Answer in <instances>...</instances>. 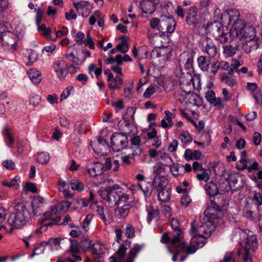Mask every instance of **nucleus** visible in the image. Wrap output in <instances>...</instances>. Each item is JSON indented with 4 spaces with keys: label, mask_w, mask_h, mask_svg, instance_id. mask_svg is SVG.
Here are the masks:
<instances>
[{
    "label": "nucleus",
    "mask_w": 262,
    "mask_h": 262,
    "mask_svg": "<svg viewBox=\"0 0 262 262\" xmlns=\"http://www.w3.org/2000/svg\"><path fill=\"white\" fill-rule=\"evenodd\" d=\"M165 165L161 163H158L154 167V173L155 176H161L160 174L165 172Z\"/></svg>",
    "instance_id": "obj_45"
},
{
    "label": "nucleus",
    "mask_w": 262,
    "mask_h": 262,
    "mask_svg": "<svg viewBox=\"0 0 262 262\" xmlns=\"http://www.w3.org/2000/svg\"><path fill=\"white\" fill-rule=\"evenodd\" d=\"M168 166L170 168L172 175L177 177L182 174L184 166L180 164L172 163V165L169 164Z\"/></svg>",
    "instance_id": "obj_33"
},
{
    "label": "nucleus",
    "mask_w": 262,
    "mask_h": 262,
    "mask_svg": "<svg viewBox=\"0 0 262 262\" xmlns=\"http://www.w3.org/2000/svg\"><path fill=\"white\" fill-rule=\"evenodd\" d=\"M234 233L235 236L237 237L239 236L241 240V238L245 239L244 242L241 243L245 253L248 252L249 254H251V253L255 251L257 248V241L256 235L251 232L246 234V232L241 229H236Z\"/></svg>",
    "instance_id": "obj_4"
},
{
    "label": "nucleus",
    "mask_w": 262,
    "mask_h": 262,
    "mask_svg": "<svg viewBox=\"0 0 262 262\" xmlns=\"http://www.w3.org/2000/svg\"><path fill=\"white\" fill-rule=\"evenodd\" d=\"M41 97L37 95H33L30 98V103L33 106H36L40 103Z\"/></svg>",
    "instance_id": "obj_55"
},
{
    "label": "nucleus",
    "mask_w": 262,
    "mask_h": 262,
    "mask_svg": "<svg viewBox=\"0 0 262 262\" xmlns=\"http://www.w3.org/2000/svg\"><path fill=\"white\" fill-rule=\"evenodd\" d=\"M160 126L163 128L171 127L173 126L171 116H165L161 120Z\"/></svg>",
    "instance_id": "obj_44"
},
{
    "label": "nucleus",
    "mask_w": 262,
    "mask_h": 262,
    "mask_svg": "<svg viewBox=\"0 0 262 262\" xmlns=\"http://www.w3.org/2000/svg\"><path fill=\"white\" fill-rule=\"evenodd\" d=\"M171 226L176 232L172 238L171 245L177 246V244L181 241L180 235L182 233V230L180 228L179 221L177 219H172L171 221Z\"/></svg>",
    "instance_id": "obj_13"
},
{
    "label": "nucleus",
    "mask_w": 262,
    "mask_h": 262,
    "mask_svg": "<svg viewBox=\"0 0 262 262\" xmlns=\"http://www.w3.org/2000/svg\"><path fill=\"white\" fill-rule=\"evenodd\" d=\"M193 237L191 238L190 242L198 248H200L204 246L206 242V238L204 236L198 235H193Z\"/></svg>",
    "instance_id": "obj_27"
},
{
    "label": "nucleus",
    "mask_w": 262,
    "mask_h": 262,
    "mask_svg": "<svg viewBox=\"0 0 262 262\" xmlns=\"http://www.w3.org/2000/svg\"><path fill=\"white\" fill-rule=\"evenodd\" d=\"M42 244H45V245H49L51 250H53L54 247L57 246H59L60 240L59 238H51L47 242H42Z\"/></svg>",
    "instance_id": "obj_46"
},
{
    "label": "nucleus",
    "mask_w": 262,
    "mask_h": 262,
    "mask_svg": "<svg viewBox=\"0 0 262 262\" xmlns=\"http://www.w3.org/2000/svg\"><path fill=\"white\" fill-rule=\"evenodd\" d=\"M44 201V199L40 196H37L34 199L32 204L33 211L34 214L37 213L35 212L36 209L42 206Z\"/></svg>",
    "instance_id": "obj_41"
},
{
    "label": "nucleus",
    "mask_w": 262,
    "mask_h": 262,
    "mask_svg": "<svg viewBox=\"0 0 262 262\" xmlns=\"http://www.w3.org/2000/svg\"><path fill=\"white\" fill-rule=\"evenodd\" d=\"M206 30L213 35L214 37L219 36L220 33H223L224 28L222 24L218 21H214L211 23H208L206 26Z\"/></svg>",
    "instance_id": "obj_14"
},
{
    "label": "nucleus",
    "mask_w": 262,
    "mask_h": 262,
    "mask_svg": "<svg viewBox=\"0 0 262 262\" xmlns=\"http://www.w3.org/2000/svg\"><path fill=\"white\" fill-rule=\"evenodd\" d=\"M102 245L100 243H94L92 247L93 254L95 255H99L103 253Z\"/></svg>",
    "instance_id": "obj_49"
},
{
    "label": "nucleus",
    "mask_w": 262,
    "mask_h": 262,
    "mask_svg": "<svg viewBox=\"0 0 262 262\" xmlns=\"http://www.w3.org/2000/svg\"><path fill=\"white\" fill-rule=\"evenodd\" d=\"M28 217L15 214H11L8 219L9 225L15 228H21L26 224Z\"/></svg>",
    "instance_id": "obj_10"
},
{
    "label": "nucleus",
    "mask_w": 262,
    "mask_h": 262,
    "mask_svg": "<svg viewBox=\"0 0 262 262\" xmlns=\"http://www.w3.org/2000/svg\"><path fill=\"white\" fill-rule=\"evenodd\" d=\"M117 50L123 53H125L128 50L127 43L125 40H123L122 42L116 46Z\"/></svg>",
    "instance_id": "obj_53"
},
{
    "label": "nucleus",
    "mask_w": 262,
    "mask_h": 262,
    "mask_svg": "<svg viewBox=\"0 0 262 262\" xmlns=\"http://www.w3.org/2000/svg\"><path fill=\"white\" fill-rule=\"evenodd\" d=\"M177 245L178 246V249H180V250L186 252L187 253V255L186 256L181 257L180 260L181 262L183 261L186 258L187 255L193 254L198 249V248L191 242H190V246H187L185 243L181 244L178 243Z\"/></svg>",
    "instance_id": "obj_19"
},
{
    "label": "nucleus",
    "mask_w": 262,
    "mask_h": 262,
    "mask_svg": "<svg viewBox=\"0 0 262 262\" xmlns=\"http://www.w3.org/2000/svg\"><path fill=\"white\" fill-rule=\"evenodd\" d=\"M202 50L210 57H214L217 53V48L211 38L205 37L201 40Z\"/></svg>",
    "instance_id": "obj_7"
},
{
    "label": "nucleus",
    "mask_w": 262,
    "mask_h": 262,
    "mask_svg": "<svg viewBox=\"0 0 262 262\" xmlns=\"http://www.w3.org/2000/svg\"><path fill=\"white\" fill-rule=\"evenodd\" d=\"M253 96L257 103L262 105V93L260 91H258L253 93Z\"/></svg>",
    "instance_id": "obj_64"
},
{
    "label": "nucleus",
    "mask_w": 262,
    "mask_h": 262,
    "mask_svg": "<svg viewBox=\"0 0 262 262\" xmlns=\"http://www.w3.org/2000/svg\"><path fill=\"white\" fill-rule=\"evenodd\" d=\"M20 182V179L18 176L11 180L10 182L7 181H3L2 184L4 186H7L11 188H14L15 189H17L19 187V183Z\"/></svg>",
    "instance_id": "obj_30"
},
{
    "label": "nucleus",
    "mask_w": 262,
    "mask_h": 262,
    "mask_svg": "<svg viewBox=\"0 0 262 262\" xmlns=\"http://www.w3.org/2000/svg\"><path fill=\"white\" fill-rule=\"evenodd\" d=\"M54 69L58 77L61 79L64 78L68 73V66L64 60L58 61L55 62Z\"/></svg>",
    "instance_id": "obj_15"
},
{
    "label": "nucleus",
    "mask_w": 262,
    "mask_h": 262,
    "mask_svg": "<svg viewBox=\"0 0 262 262\" xmlns=\"http://www.w3.org/2000/svg\"><path fill=\"white\" fill-rule=\"evenodd\" d=\"M239 163L242 164V169H244L247 168V161H246V151L243 150L241 155V158L239 161Z\"/></svg>",
    "instance_id": "obj_60"
},
{
    "label": "nucleus",
    "mask_w": 262,
    "mask_h": 262,
    "mask_svg": "<svg viewBox=\"0 0 262 262\" xmlns=\"http://www.w3.org/2000/svg\"><path fill=\"white\" fill-rule=\"evenodd\" d=\"M131 208L129 204H125L121 207H118L115 210V215L119 219H124L127 216Z\"/></svg>",
    "instance_id": "obj_23"
},
{
    "label": "nucleus",
    "mask_w": 262,
    "mask_h": 262,
    "mask_svg": "<svg viewBox=\"0 0 262 262\" xmlns=\"http://www.w3.org/2000/svg\"><path fill=\"white\" fill-rule=\"evenodd\" d=\"M144 247V245H139L136 244L130 248L129 252L127 255L126 259L125 260L124 256H122V261L123 262H134V258L137 256V254L142 250Z\"/></svg>",
    "instance_id": "obj_17"
},
{
    "label": "nucleus",
    "mask_w": 262,
    "mask_h": 262,
    "mask_svg": "<svg viewBox=\"0 0 262 262\" xmlns=\"http://www.w3.org/2000/svg\"><path fill=\"white\" fill-rule=\"evenodd\" d=\"M28 74L30 79L34 83L38 84L40 82L41 73L40 71L32 69L28 72Z\"/></svg>",
    "instance_id": "obj_26"
},
{
    "label": "nucleus",
    "mask_w": 262,
    "mask_h": 262,
    "mask_svg": "<svg viewBox=\"0 0 262 262\" xmlns=\"http://www.w3.org/2000/svg\"><path fill=\"white\" fill-rule=\"evenodd\" d=\"M130 241L125 240L119 247V248L116 252V255L110 258V262H123L122 261V256H124L126 250L130 247Z\"/></svg>",
    "instance_id": "obj_9"
},
{
    "label": "nucleus",
    "mask_w": 262,
    "mask_h": 262,
    "mask_svg": "<svg viewBox=\"0 0 262 262\" xmlns=\"http://www.w3.org/2000/svg\"><path fill=\"white\" fill-rule=\"evenodd\" d=\"M93 215L89 214L86 215L84 220L83 222L82 228L86 231L88 230L89 226L91 220L92 219Z\"/></svg>",
    "instance_id": "obj_59"
},
{
    "label": "nucleus",
    "mask_w": 262,
    "mask_h": 262,
    "mask_svg": "<svg viewBox=\"0 0 262 262\" xmlns=\"http://www.w3.org/2000/svg\"><path fill=\"white\" fill-rule=\"evenodd\" d=\"M238 16V14L237 16ZM229 23L232 24V27L230 30L231 37L244 39L246 41L255 40L254 39L255 32L253 27L246 26L242 20L238 19L237 17L235 19H232L229 16Z\"/></svg>",
    "instance_id": "obj_2"
},
{
    "label": "nucleus",
    "mask_w": 262,
    "mask_h": 262,
    "mask_svg": "<svg viewBox=\"0 0 262 262\" xmlns=\"http://www.w3.org/2000/svg\"><path fill=\"white\" fill-rule=\"evenodd\" d=\"M127 133H115L112 135L111 144L114 151H119L125 148L128 144Z\"/></svg>",
    "instance_id": "obj_5"
},
{
    "label": "nucleus",
    "mask_w": 262,
    "mask_h": 262,
    "mask_svg": "<svg viewBox=\"0 0 262 262\" xmlns=\"http://www.w3.org/2000/svg\"><path fill=\"white\" fill-rule=\"evenodd\" d=\"M113 81L108 84V87L113 90L120 89L123 84V79L120 76H117Z\"/></svg>",
    "instance_id": "obj_35"
},
{
    "label": "nucleus",
    "mask_w": 262,
    "mask_h": 262,
    "mask_svg": "<svg viewBox=\"0 0 262 262\" xmlns=\"http://www.w3.org/2000/svg\"><path fill=\"white\" fill-rule=\"evenodd\" d=\"M198 63L199 67L203 71H208L210 64V58L201 56L198 58Z\"/></svg>",
    "instance_id": "obj_31"
},
{
    "label": "nucleus",
    "mask_w": 262,
    "mask_h": 262,
    "mask_svg": "<svg viewBox=\"0 0 262 262\" xmlns=\"http://www.w3.org/2000/svg\"><path fill=\"white\" fill-rule=\"evenodd\" d=\"M125 235L128 238H132L135 236V228L130 224H127L126 227Z\"/></svg>",
    "instance_id": "obj_54"
},
{
    "label": "nucleus",
    "mask_w": 262,
    "mask_h": 262,
    "mask_svg": "<svg viewBox=\"0 0 262 262\" xmlns=\"http://www.w3.org/2000/svg\"><path fill=\"white\" fill-rule=\"evenodd\" d=\"M202 173H198L196 175L197 179L200 181H204L207 182L209 179V175L206 170H202Z\"/></svg>",
    "instance_id": "obj_61"
},
{
    "label": "nucleus",
    "mask_w": 262,
    "mask_h": 262,
    "mask_svg": "<svg viewBox=\"0 0 262 262\" xmlns=\"http://www.w3.org/2000/svg\"><path fill=\"white\" fill-rule=\"evenodd\" d=\"M156 0H143L140 3V7L146 14L152 13L155 11Z\"/></svg>",
    "instance_id": "obj_18"
},
{
    "label": "nucleus",
    "mask_w": 262,
    "mask_h": 262,
    "mask_svg": "<svg viewBox=\"0 0 262 262\" xmlns=\"http://www.w3.org/2000/svg\"><path fill=\"white\" fill-rule=\"evenodd\" d=\"M238 175L236 173L230 174L228 178L225 179V181L227 182V184H225L226 186L223 187L224 183L220 184V188L222 191H228L230 189H234V190H237L240 187L239 185L237 186L238 182Z\"/></svg>",
    "instance_id": "obj_8"
},
{
    "label": "nucleus",
    "mask_w": 262,
    "mask_h": 262,
    "mask_svg": "<svg viewBox=\"0 0 262 262\" xmlns=\"http://www.w3.org/2000/svg\"><path fill=\"white\" fill-rule=\"evenodd\" d=\"M87 170L91 177H96L102 175L104 171V167L102 163L96 162L91 163Z\"/></svg>",
    "instance_id": "obj_12"
},
{
    "label": "nucleus",
    "mask_w": 262,
    "mask_h": 262,
    "mask_svg": "<svg viewBox=\"0 0 262 262\" xmlns=\"http://www.w3.org/2000/svg\"><path fill=\"white\" fill-rule=\"evenodd\" d=\"M57 211V208L56 206L53 205L51 206L50 210L43 214V216H45L44 220H47L52 215L55 214Z\"/></svg>",
    "instance_id": "obj_52"
},
{
    "label": "nucleus",
    "mask_w": 262,
    "mask_h": 262,
    "mask_svg": "<svg viewBox=\"0 0 262 262\" xmlns=\"http://www.w3.org/2000/svg\"><path fill=\"white\" fill-rule=\"evenodd\" d=\"M229 36L231 37L230 36V32L229 33H225L224 30L223 31V33H220L219 36L215 37L216 40H218L222 43H225L228 42L229 40ZM232 38H233L232 37Z\"/></svg>",
    "instance_id": "obj_48"
},
{
    "label": "nucleus",
    "mask_w": 262,
    "mask_h": 262,
    "mask_svg": "<svg viewBox=\"0 0 262 262\" xmlns=\"http://www.w3.org/2000/svg\"><path fill=\"white\" fill-rule=\"evenodd\" d=\"M74 204L76 208L81 209L88 205L89 201L86 198H76L74 199Z\"/></svg>",
    "instance_id": "obj_37"
},
{
    "label": "nucleus",
    "mask_w": 262,
    "mask_h": 262,
    "mask_svg": "<svg viewBox=\"0 0 262 262\" xmlns=\"http://www.w3.org/2000/svg\"><path fill=\"white\" fill-rule=\"evenodd\" d=\"M64 56L67 58L70 61L72 62L74 64L79 66L81 65L85 59V57H84L82 59L75 56L73 53H71L69 54L64 55Z\"/></svg>",
    "instance_id": "obj_36"
},
{
    "label": "nucleus",
    "mask_w": 262,
    "mask_h": 262,
    "mask_svg": "<svg viewBox=\"0 0 262 262\" xmlns=\"http://www.w3.org/2000/svg\"><path fill=\"white\" fill-rule=\"evenodd\" d=\"M132 145L136 146V149H135L133 152V156L140 155L142 152V149L140 148L139 145L141 142V139L139 136H136L132 138L130 140Z\"/></svg>",
    "instance_id": "obj_32"
},
{
    "label": "nucleus",
    "mask_w": 262,
    "mask_h": 262,
    "mask_svg": "<svg viewBox=\"0 0 262 262\" xmlns=\"http://www.w3.org/2000/svg\"><path fill=\"white\" fill-rule=\"evenodd\" d=\"M197 8L192 7L190 9L189 12L187 14L186 21L188 25H192L196 23Z\"/></svg>",
    "instance_id": "obj_25"
},
{
    "label": "nucleus",
    "mask_w": 262,
    "mask_h": 262,
    "mask_svg": "<svg viewBox=\"0 0 262 262\" xmlns=\"http://www.w3.org/2000/svg\"><path fill=\"white\" fill-rule=\"evenodd\" d=\"M86 45H88L90 49H94V42L93 41L92 38L90 35L89 32L86 33V39L84 41V43Z\"/></svg>",
    "instance_id": "obj_57"
},
{
    "label": "nucleus",
    "mask_w": 262,
    "mask_h": 262,
    "mask_svg": "<svg viewBox=\"0 0 262 262\" xmlns=\"http://www.w3.org/2000/svg\"><path fill=\"white\" fill-rule=\"evenodd\" d=\"M180 138L183 143L190 142L192 140V138L187 131L182 133L180 134Z\"/></svg>",
    "instance_id": "obj_51"
},
{
    "label": "nucleus",
    "mask_w": 262,
    "mask_h": 262,
    "mask_svg": "<svg viewBox=\"0 0 262 262\" xmlns=\"http://www.w3.org/2000/svg\"><path fill=\"white\" fill-rule=\"evenodd\" d=\"M45 244H42V242L34 249V252L32 254V256L34 255L41 254L45 250Z\"/></svg>",
    "instance_id": "obj_58"
},
{
    "label": "nucleus",
    "mask_w": 262,
    "mask_h": 262,
    "mask_svg": "<svg viewBox=\"0 0 262 262\" xmlns=\"http://www.w3.org/2000/svg\"><path fill=\"white\" fill-rule=\"evenodd\" d=\"M80 248L83 250H87L92 246V241L88 239L82 240L80 243Z\"/></svg>",
    "instance_id": "obj_56"
},
{
    "label": "nucleus",
    "mask_w": 262,
    "mask_h": 262,
    "mask_svg": "<svg viewBox=\"0 0 262 262\" xmlns=\"http://www.w3.org/2000/svg\"><path fill=\"white\" fill-rule=\"evenodd\" d=\"M50 159L49 155L47 153L40 152L38 153L36 157V161L41 164L48 163Z\"/></svg>",
    "instance_id": "obj_40"
},
{
    "label": "nucleus",
    "mask_w": 262,
    "mask_h": 262,
    "mask_svg": "<svg viewBox=\"0 0 262 262\" xmlns=\"http://www.w3.org/2000/svg\"><path fill=\"white\" fill-rule=\"evenodd\" d=\"M213 206L208 208L205 212V216L200 223L193 221L191 224L190 233L191 235H198L208 237L215 229L217 220L223 215L220 205L212 202Z\"/></svg>",
    "instance_id": "obj_1"
},
{
    "label": "nucleus",
    "mask_w": 262,
    "mask_h": 262,
    "mask_svg": "<svg viewBox=\"0 0 262 262\" xmlns=\"http://www.w3.org/2000/svg\"><path fill=\"white\" fill-rule=\"evenodd\" d=\"M168 184V180L164 176H155L152 182V186L156 188L157 191L165 189Z\"/></svg>",
    "instance_id": "obj_16"
},
{
    "label": "nucleus",
    "mask_w": 262,
    "mask_h": 262,
    "mask_svg": "<svg viewBox=\"0 0 262 262\" xmlns=\"http://www.w3.org/2000/svg\"><path fill=\"white\" fill-rule=\"evenodd\" d=\"M132 187L140 188L146 197H149L151 195L154 187L150 183L146 181L138 183V186H132Z\"/></svg>",
    "instance_id": "obj_21"
},
{
    "label": "nucleus",
    "mask_w": 262,
    "mask_h": 262,
    "mask_svg": "<svg viewBox=\"0 0 262 262\" xmlns=\"http://www.w3.org/2000/svg\"><path fill=\"white\" fill-rule=\"evenodd\" d=\"M101 196L103 200H106L110 207L126 203L129 199L128 195L123 193L117 184L105 188L101 192Z\"/></svg>",
    "instance_id": "obj_3"
},
{
    "label": "nucleus",
    "mask_w": 262,
    "mask_h": 262,
    "mask_svg": "<svg viewBox=\"0 0 262 262\" xmlns=\"http://www.w3.org/2000/svg\"><path fill=\"white\" fill-rule=\"evenodd\" d=\"M247 43L243 46L245 52L248 53L252 50H256L259 47L257 40H250L246 41Z\"/></svg>",
    "instance_id": "obj_34"
},
{
    "label": "nucleus",
    "mask_w": 262,
    "mask_h": 262,
    "mask_svg": "<svg viewBox=\"0 0 262 262\" xmlns=\"http://www.w3.org/2000/svg\"><path fill=\"white\" fill-rule=\"evenodd\" d=\"M253 200L255 202L257 206L262 204V194L259 192L255 193L253 197Z\"/></svg>",
    "instance_id": "obj_63"
},
{
    "label": "nucleus",
    "mask_w": 262,
    "mask_h": 262,
    "mask_svg": "<svg viewBox=\"0 0 262 262\" xmlns=\"http://www.w3.org/2000/svg\"><path fill=\"white\" fill-rule=\"evenodd\" d=\"M205 189L207 193L211 196H214L219 193V188L217 185L213 182H209L206 184Z\"/></svg>",
    "instance_id": "obj_28"
},
{
    "label": "nucleus",
    "mask_w": 262,
    "mask_h": 262,
    "mask_svg": "<svg viewBox=\"0 0 262 262\" xmlns=\"http://www.w3.org/2000/svg\"><path fill=\"white\" fill-rule=\"evenodd\" d=\"M90 207L93 210H95L100 218L104 221H106V217L104 213L103 208L98 206L96 203L91 204Z\"/></svg>",
    "instance_id": "obj_43"
},
{
    "label": "nucleus",
    "mask_w": 262,
    "mask_h": 262,
    "mask_svg": "<svg viewBox=\"0 0 262 262\" xmlns=\"http://www.w3.org/2000/svg\"><path fill=\"white\" fill-rule=\"evenodd\" d=\"M97 147V149L102 151L104 150H107L109 148V145L108 143L106 141V140L101 138V137H99L97 139V143L96 145Z\"/></svg>",
    "instance_id": "obj_39"
},
{
    "label": "nucleus",
    "mask_w": 262,
    "mask_h": 262,
    "mask_svg": "<svg viewBox=\"0 0 262 262\" xmlns=\"http://www.w3.org/2000/svg\"><path fill=\"white\" fill-rule=\"evenodd\" d=\"M69 226L72 228H75L72 230L70 233V234L71 236L76 237L81 236L82 232L78 226L72 223L69 224Z\"/></svg>",
    "instance_id": "obj_42"
},
{
    "label": "nucleus",
    "mask_w": 262,
    "mask_h": 262,
    "mask_svg": "<svg viewBox=\"0 0 262 262\" xmlns=\"http://www.w3.org/2000/svg\"><path fill=\"white\" fill-rule=\"evenodd\" d=\"M38 55L36 51L31 50L30 54L28 56L29 62L27 63L28 66L31 65L33 62H35L38 59Z\"/></svg>",
    "instance_id": "obj_50"
},
{
    "label": "nucleus",
    "mask_w": 262,
    "mask_h": 262,
    "mask_svg": "<svg viewBox=\"0 0 262 262\" xmlns=\"http://www.w3.org/2000/svg\"><path fill=\"white\" fill-rule=\"evenodd\" d=\"M4 134L7 137L8 141V143H7V145L9 147H12V145L14 143V139L8 126L5 127L4 130Z\"/></svg>",
    "instance_id": "obj_47"
},
{
    "label": "nucleus",
    "mask_w": 262,
    "mask_h": 262,
    "mask_svg": "<svg viewBox=\"0 0 262 262\" xmlns=\"http://www.w3.org/2000/svg\"><path fill=\"white\" fill-rule=\"evenodd\" d=\"M89 3L86 1H81L74 3V6L76 9L79 15H81L83 17H87L89 15V12L84 14L82 11L84 9L88 10Z\"/></svg>",
    "instance_id": "obj_22"
},
{
    "label": "nucleus",
    "mask_w": 262,
    "mask_h": 262,
    "mask_svg": "<svg viewBox=\"0 0 262 262\" xmlns=\"http://www.w3.org/2000/svg\"><path fill=\"white\" fill-rule=\"evenodd\" d=\"M176 26V23L172 17H161L159 31L161 32L163 35L168 36L174 31Z\"/></svg>",
    "instance_id": "obj_6"
},
{
    "label": "nucleus",
    "mask_w": 262,
    "mask_h": 262,
    "mask_svg": "<svg viewBox=\"0 0 262 262\" xmlns=\"http://www.w3.org/2000/svg\"><path fill=\"white\" fill-rule=\"evenodd\" d=\"M224 52L228 56H231L235 54V50L231 46H226L224 47Z\"/></svg>",
    "instance_id": "obj_62"
},
{
    "label": "nucleus",
    "mask_w": 262,
    "mask_h": 262,
    "mask_svg": "<svg viewBox=\"0 0 262 262\" xmlns=\"http://www.w3.org/2000/svg\"><path fill=\"white\" fill-rule=\"evenodd\" d=\"M158 198L162 202H167L170 198V190L168 188L158 190Z\"/></svg>",
    "instance_id": "obj_29"
},
{
    "label": "nucleus",
    "mask_w": 262,
    "mask_h": 262,
    "mask_svg": "<svg viewBox=\"0 0 262 262\" xmlns=\"http://www.w3.org/2000/svg\"><path fill=\"white\" fill-rule=\"evenodd\" d=\"M179 61L184 64L186 70H193V55L192 53L184 52L180 54Z\"/></svg>",
    "instance_id": "obj_11"
},
{
    "label": "nucleus",
    "mask_w": 262,
    "mask_h": 262,
    "mask_svg": "<svg viewBox=\"0 0 262 262\" xmlns=\"http://www.w3.org/2000/svg\"><path fill=\"white\" fill-rule=\"evenodd\" d=\"M26 202H21L17 203L15 207V213L14 214L17 215H22L25 217H28L29 216V212L26 206Z\"/></svg>",
    "instance_id": "obj_20"
},
{
    "label": "nucleus",
    "mask_w": 262,
    "mask_h": 262,
    "mask_svg": "<svg viewBox=\"0 0 262 262\" xmlns=\"http://www.w3.org/2000/svg\"><path fill=\"white\" fill-rule=\"evenodd\" d=\"M71 188L73 190H75L78 191H80L84 189L83 183L76 179H72L70 182Z\"/></svg>",
    "instance_id": "obj_38"
},
{
    "label": "nucleus",
    "mask_w": 262,
    "mask_h": 262,
    "mask_svg": "<svg viewBox=\"0 0 262 262\" xmlns=\"http://www.w3.org/2000/svg\"><path fill=\"white\" fill-rule=\"evenodd\" d=\"M69 242L70 245L71 251L72 253H74L72 254V256L74 257L76 260H81V257L79 255H76V253L79 251V249L80 248V244H78L75 240H69Z\"/></svg>",
    "instance_id": "obj_24"
}]
</instances>
